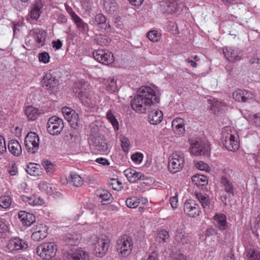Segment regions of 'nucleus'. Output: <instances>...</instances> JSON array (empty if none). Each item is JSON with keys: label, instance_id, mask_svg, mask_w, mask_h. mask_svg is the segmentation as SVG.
Returning <instances> with one entry per match:
<instances>
[{"label": "nucleus", "instance_id": "1", "mask_svg": "<svg viewBox=\"0 0 260 260\" xmlns=\"http://www.w3.org/2000/svg\"><path fill=\"white\" fill-rule=\"evenodd\" d=\"M159 102V98L155 91L148 86H142L137 95L131 100V106L134 110L140 113H145L150 107Z\"/></svg>", "mask_w": 260, "mask_h": 260}, {"label": "nucleus", "instance_id": "2", "mask_svg": "<svg viewBox=\"0 0 260 260\" xmlns=\"http://www.w3.org/2000/svg\"><path fill=\"white\" fill-rule=\"evenodd\" d=\"M73 92L86 106L90 107L93 105L90 94V87L88 83L81 81L75 84L73 87Z\"/></svg>", "mask_w": 260, "mask_h": 260}, {"label": "nucleus", "instance_id": "3", "mask_svg": "<svg viewBox=\"0 0 260 260\" xmlns=\"http://www.w3.org/2000/svg\"><path fill=\"white\" fill-rule=\"evenodd\" d=\"M221 141L223 145L229 151H236L239 147L238 136L229 127H225L222 131Z\"/></svg>", "mask_w": 260, "mask_h": 260}, {"label": "nucleus", "instance_id": "4", "mask_svg": "<svg viewBox=\"0 0 260 260\" xmlns=\"http://www.w3.org/2000/svg\"><path fill=\"white\" fill-rule=\"evenodd\" d=\"M133 238L124 235L119 237L116 243V249L119 254L124 257L131 254L133 248Z\"/></svg>", "mask_w": 260, "mask_h": 260}, {"label": "nucleus", "instance_id": "5", "mask_svg": "<svg viewBox=\"0 0 260 260\" xmlns=\"http://www.w3.org/2000/svg\"><path fill=\"white\" fill-rule=\"evenodd\" d=\"M190 152L195 156L209 155V147L201 138H189Z\"/></svg>", "mask_w": 260, "mask_h": 260}, {"label": "nucleus", "instance_id": "6", "mask_svg": "<svg viewBox=\"0 0 260 260\" xmlns=\"http://www.w3.org/2000/svg\"><path fill=\"white\" fill-rule=\"evenodd\" d=\"M184 166V155L181 151H175L169 158L168 169L172 173L180 171Z\"/></svg>", "mask_w": 260, "mask_h": 260}, {"label": "nucleus", "instance_id": "7", "mask_svg": "<svg viewBox=\"0 0 260 260\" xmlns=\"http://www.w3.org/2000/svg\"><path fill=\"white\" fill-rule=\"evenodd\" d=\"M57 250L54 243H44L38 246L36 252L38 255L44 259H50L54 257Z\"/></svg>", "mask_w": 260, "mask_h": 260}, {"label": "nucleus", "instance_id": "8", "mask_svg": "<svg viewBox=\"0 0 260 260\" xmlns=\"http://www.w3.org/2000/svg\"><path fill=\"white\" fill-rule=\"evenodd\" d=\"M25 146L29 153H36L39 148V138L35 133H28L24 140Z\"/></svg>", "mask_w": 260, "mask_h": 260}, {"label": "nucleus", "instance_id": "9", "mask_svg": "<svg viewBox=\"0 0 260 260\" xmlns=\"http://www.w3.org/2000/svg\"><path fill=\"white\" fill-rule=\"evenodd\" d=\"M63 126L62 120L54 116L48 119L47 131L52 135H57L61 133Z\"/></svg>", "mask_w": 260, "mask_h": 260}, {"label": "nucleus", "instance_id": "10", "mask_svg": "<svg viewBox=\"0 0 260 260\" xmlns=\"http://www.w3.org/2000/svg\"><path fill=\"white\" fill-rule=\"evenodd\" d=\"M64 260H89L88 252L82 249H73L64 252Z\"/></svg>", "mask_w": 260, "mask_h": 260}, {"label": "nucleus", "instance_id": "11", "mask_svg": "<svg viewBox=\"0 0 260 260\" xmlns=\"http://www.w3.org/2000/svg\"><path fill=\"white\" fill-rule=\"evenodd\" d=\"M110 241L106 238H97L94 244V253L96 257H103L107 253L109 247Z\"/></svg>", "mask_w": 260, "mask_h": 260}, {"label": "nucleus", "instance_id": "12", "mask_svg": "<svg viewBox=\"0 0 260 260\" xmlns=\"http://www.w3.org/2000/svg\"><path fill=\"white\" fill-rule=\"evenodd\" d=\"M92 55L96 60L103 64L109 65L114 61L113 54L108 51L98 49L95 50Z\"/></svg>", "mask_w": 260, "mask_h": 260}, {"label": "nucleus", "instance_id": "13", "mask_svg": "<svg viewBox=\"0 0 260 260\" xmlns=\"http://www.w3.org/2000/svg\"><path fill=\"white\" fill-rule=\"evenodd\" d=\"M28 247L27 242L19 238L15 237L11 238L7 242L6 250L8 252H13L19 250L25 249Z\"/></svg>", "mask_w": 260, "mask_h": 260}, {"label": "nucleus", "instance_id": "14", "mask_svg": "<svg viewBox=\"0 0 260 260\" xmlns=\"http://www.w3.org/2000/svg\"><path fill=\"white\" fill-rule=\"evenodd\" d=\"M91 141L94 150L105 154H107L110 152V148L106 140L103 139V136H94Z\"/></svg>", "mask_w": 260, "mask_h": 260}, {"label": "nucleus", "instance_id": "15", "mask_svg": "<svg viewBox=\"0 0 260 260\" xmlns=\"http://www.w3.org/2000/svg\"><path fill=\"white\" fill-rule=\"evenodd\" d=\"M233 98L238 102L251 103L255 99V94L247 90L237 89L233 93Z\"/></svg>", "mask_w": 260, "mask_h": 260}, {"label": "nucleus", "instance_id": "16", "mask_svg": "<svg viewBox=\"0 0 260 260\" xmlns=\"http://www.w3.org/2000/svg\"><path fill=\"white\" fill-rule=\"evenodd\" d=\"M184 211L187 216L193 218L199 216L201 212L199 205L193 200L186 201L184 205Z\"/></svg>", "mask_w": 260, "mask_h": 260}, {"label": "nucleus", "instance_id": "17", "mask_svg": "<svg viewBox=\"0 0 260 260\" xmlns=\"http://www.w3.org/2000/svg\"><path fill=\"white\" fill-rule=\"evenodd\" d=\"M223 53L227 59L232 61H239L244 57L243 51L236 47L224 48Z\"/></svg>", "mask_w": 260, "mask_h": 260}, {"label": "nucleus", "instance_id": "18", "mask_svg": "<svg viewBox=\"0 0 260 260\" xmlns=\"http://www.w3.org/2000/svg\"><path fill=\"white\" fill-rule=\"evenodd\" d=\"M29 36L33 38L38 47L45 45L47 33L44 30L39 28H34L29 31Z\"/></svg>", "mask_w": 260, "mask_h": 260}, {"label": "nucleus", "instance_id": "19", "mask_svg": "<svg viewBox=\"0 0 260 260\" xmlns=\"http://www.w3.org/2000/svg\"><path fill=\"white\" fill-rule=\"evenodd\" d=\"M42 84L43 87L46 89L52 91L58 85V80L52 75L50 71L44 76Z\"/></svg>", "mask_w": 260, "mask_h": 260}, {"label": "nucleus", "instance_id": "20", "mask_svg": "<svg viewBox=\"0 0 260 260\" xmlns=\"http://www.w3.org/2000/svg\"><path fill=\"white\" fill-rule=\"evenodd\" d=\"M174 240L176 242L182 245L188 244L190 242V237L188 234L183 230L181 225L177 228L174 236Z\"/></svg>", "mask_w": 260, "mask_h": 260}, {"label": "nucleus", "instance_id": "21", "mask_svg": "<svg viewBox=\"0 0 260 260\" xmlns=\"http://www.w3.org/2000/svg\"><path fill=\"white\" fill-rule=\"evenodd\" d=\"M215 225L220 231H224L228 228L226 216L221 213H216L213 217Z\"/></svg>", "mask_w": 260, "mask_h": 260}, {"label": "nucleus", "instance_id": "22", "mask_svg": "<svg viewBox=\"0 0 260 260\" xmlns=\"http://www.w3.org/2000/svg\"><path fill=\"white\" fill-rule=\"evenodd\" d=\"M124 173L128 180L131 183H135L138 180L145 179V175L143 174L138 172L135 170L128 169L124 171Z\"/></svg>", "mask_w": 260, "mask_h": 260}, {"label": "nucleus", "instance_id": "23", "mask_svg": "<svg viewBox=\"0 0 260 260\" xmlns=\"http://www.w3.org/2000/svg\"><path fill=\"white\" fill-rule=\"evenodd\" d=\"M44 6L43 0H36L31 8L30 15L31 18L37 20L42 13V9Z\"/></svg>", "mask_w": 260, "mask_h": 260}, {"label": "nucleus", "instance_id": "24", "mask_svg": "<svg viewBox=\"0 0 260 260\" xmlns=\"http://www.w3.org/2000/svg\"><path fill=\"white\" fill-rule=\"evenodd\" d=\"M18 217L26 226L30 225L36 220L35 216L32 213L27 212L25 211H19Z\"/></svg>", "mask_w": 260, "mask_h": 260}, {"label": "nucleus", "instance_id": "25", "mask_svg": "<svg viewBox=\"0 0 260 260\" xmlns=\"http://www.w3.org/2000/svg\"><path fill=\"white\" fill-rule=\"evenodd\" d=\"M163 117V114L160 110H153L150 111L148 116L149 122L151 124L156 125L159 123Z\"/></svg>", "mask_w": 260, "mask_h": 260}, {"label": "nucleus", "instance_id": "26", "mask_svg": "<svg viewBox=\"0 0 260 260\" xmlns=\"http://www.w3.org/2000/svg\"><path fill=\"white\" fill-rule=\"evenodd\" d=\"M220 181L222 187L225 191L229 194V196H234V191H235L236 188L233 183L227 177L224 176L221 177Z\"/></svg>", "mask_w": 260, "mask_h": 260}, {"label": "nucleus", "instance_id": "27", "mask_svg": "<svg viewBox=\"0 0 260 260\" xmlns=\"http://www.w3.org/2000/svg\"><path fill=\"white\" fill-rule=\"evenodd\" d=\"M92 22L93 25H98L101 29L106 30L108 27H110L109 24L106 22V17L102 14L96 15Z\"/></svg>", "mask_w": 260, "mask_h": 260}, {"label": "nucleus", "instance_id": "28", "mask_svg": "<svg viewBox=\"0 0 260 260\" xmlns=\"http://www.w3.org/2000/svg\"><path fill=\"white\" fill-rule=\"evenodd\" d=\"M8 149L14 155L20 156L22 153V148L19 142L16 140H11L8 144Z\"/></svg>", "mask_w": 260, "mask_h": 260}, {"label": "nucleus", "instance_id": "29", "mask_svg": "<svg viewBox=\"0 0 260 260\" xmlns=\"http://www.w3.org/2000/svg\"><path fill=\"white\" fill-rule=\"evenodd\" d=\"M96 196L101 200V203L103 205H107L113 202L114 199L109 191L106 190H101L97 191Z\"/></svg>", "mask_w": 260, "mask_h": 260}, {"label": "nucleus", "instance_id": "30", "mask_svg": "<svg viewBox=\"0 0 260 260\" xmlns=\"http://www.w3.org/2000/svg\"><path fill=\"white\" fill-rule=\"evenodd\" d=\"M62 112L66 119L71 122L77 124L79 117L78 114L75 113L74 110L69 107H64L62 109Z\"/></svg>", "mask_w": 260, "mask_h": 260}, {"label": "nucleus", "instance_id": "31", "mask_svg": "<svg viewBox=\"0 0 260 260\" xmlns=\"http://www.w3.org/2000/svg\"><path fill=\"white\" fill-rule=\"evenodd\" d=\"M81 237L78 234H67L65 235L63 240L66 245L70 246H76L80 242Z\"/></svg>", "mask_w": 260, "mask_h": 260}, {"label": "nucleus", "instance_id": "32", "mask_svg": "<svg viewBox=\"0 0 260 260\" xmlns=\"http://www.w3.org/2000/svg\"><path fill=\"white\" fill-rule=\"evenodd\" d=\"M47 235L46 226L42 225L39 230L32 233L31 236L32 240L35 241H39L44 239Z\"/></svg>", "mask_w": 260, "mask_h": 260}, {"label": "nucleus", "instance_id": "33", "mask_svg": "<svg viewBox=\"0 0 260 260\" xmlns=\"http://www.w3.org/2000/svg\"><path fill=\"white\" fill-rule=\"evenodd\" d=\"M172 126L174 131L178 134H182L185 131L183 119L181 118L174 119L172 121Z\"/></svg>", "mask_w": 260, "mask_h": 260}, {"label": "nucleus", "instance_id": "34", "mask_svg": "<svg viewBox=\"0 0 260 260\" xmlns=\"http://www.w3.org/2000/svg\"><path fill=\"white\" fill-rule=\"evenodd\" d=\"M194 195L196 198L200 202L204 209H208L209 208L210 203L209 202L208 196H206V194L201 192H196Z\"/></svg>", "mask_w": 260, "mask_h": 260}, {"label": "nucleus", "instance_id": "35", "mask_svg": "<svg viewBox=\"0 0 260 260\" xmlns=\"http://www.w3.org/2000/svg\"><path fill=\"white\" fill-rule=\"evenodd\" d=\"M72 20L76 24L77 28L79 31L84 33L88 30V24L84 22L78 15L74 18Z\"/></svg>", "mask_w": 260, "mask_h": 260}, {"label": "nucleus", "instance_id": "36", "mask_svg": "<svg viewBox=\"0 0 260 260\" xmlns=\"http://www.w3.org/2000/svg\"><path fill=\"white\" fill-rule=\"evenodd\" d=\"M25 114L28 120L33 121L37 119L40 113L38 109L32 106H28L25 110Z\"/></svg>", "mask_w": 260, "mask_h": 260}, {"label": "nucleus", "instance_id": "37", "mask_svg": "<svg viewBox=\"0 0 260 260\" xmlns=\"http://www.w3.org/2000/svg\"><path fill=\"white\" fill-rule=\"evenodd\" d=\"M70 182L74 186L79 187L83 184L82 178L76 173H72L70 175Z\"/></svg>", "mask_w": 260, "mask_h": 260}, {"label": "nucleus", "instance_id": "38", "mask_svg": "<svg viewBox=\"0 0 260 260\" xmlns=\"http://www.w3.org/2000/svg\"><path fill=\"white\" fill-rule=\"evenodd\" d=\"M10 230L7 224L0 219V238H5L8 236Z\"/></svg>", "mask_w": 260, "mask_h": 260}, {"label": "nucleus", "instance_id": "39", "mask_svg": "<svg viewBox=\"0 0 260 260\" xmlns=\"http://www.w3.org/2000/svg\"><path fill=\"white\" fill-rule=\"evenodd\" d=\"M140 203V199L136 197H132L127 198L125 201L126 206L128 208H135L138 207Z\"/></svg>", "mask_w": 260, "mask_h": 260}, {"label": "nucleus", "instance_id": "40", "mask_svg": "<svg viewBox=\"0 0 260 260\" xmlns=\"http://www.w3.org/2000/svg\"><path fill=\"white\" fill-rule=\"evenodd\" d=\"M107 118L108 121L112 124L115 130H118L119 123L115 118V116L112 113L111 110H109L107 113Z\"/></svg>", "mask_w": 260, "mask_h": 260}, {"label": "nucleus", "instance_id": "41", "mask_svg": "<svg viewBox=\"0 0 260 260\" xmlns=\"http://www.w3.org/2000/svg\"><path fill=\"white\" fill-rule=\"evenodd\" d=\"M40 165L35 163H30L26 170L27 173L30 175L35 176L38 174Z\"/></svg>", "mask_w": 260, "mask_h": 260}, {"label": "nucleus", "instance_id": "42", "mask_svg": "<svg viewBox=\"0 0 260 260\" xmlns=\"http://www.w3.org/2000/svg\"><path fill=\"white\" fill-rule=\"evenodd\" d=\"M169 235L167 231L166 230H160L157 234L156 239L159 243H165L169 239Z\"/></svg>", "mask_w": 260, "mask_h": 260}, {"label": "nucleus", "instance_id": "43", "mask_svg": "<svg viewBox=\"0 0 260 260\" xmlns=\"http://www.w3.org/2000/svg\"><path fill=\"white\" fill-rule=\"evenodd\" d=\"M11 198L8 196H2L0 198V206L5 209L9 208L11 205Z\"/></svg>", "mask_w": 260, "mask_h": 260}, {"label": "nucleus", "instance_id": "44", "mask_svg": "<svg viewBox=\"0 0 260 260\" xmlns=\"http://www.w3.org/2000/svg\"><path fill=\"white\" fill-rule=\"evenodd\" d=\"M147 38L153 42H158L160 39V34L156 30H150L147 34Z\"/></svg>", "mask_w": 260, "mask_h": 260}, {"label": "nucleus", "instance_id": "45", "mask_svg": "<svg viewBox=\"0 0 260 260\" xmlns=\"http://www.w3.org/2000/svg\"><path fill=\"white\" fill-rule=\"evenodd\" d=\"M96 41L98 44L101 46H107L111 42L108 37L102 35L97 36Z\"/></svg>", "mask_w": 260, "mask_h": 260}, {"label": "nucleus", "instance_id": "46", "mask_svg": "<svg viewBox=\"0 0 260 260\" xmlns=\"http://www.w3.org/2000/svg\"><path fill=\"white\" fill-rule=\"evenodd\" d=\"M104 6L106 11L109 13H114L117 9V4L115 1L111 2H106L104 4Z\"/></svg>", "mask_w": 260, "mask_h": 260}, {"label": "nucleus", "instance_id": "47", "mask_svg": "<svg viewBox=\"0 0 260 260\" xmlns=\"http://www.w3.org/2000/svg\"><path fill=\"white\" fill-rule=\"evenodd\" d=\"M248 120L256 126L260 127V113L250 114L249 115Z\"/></svg>", "mask_w": 260, "mask_h": 260}, {"label": "nucleus", "instance_id": "48", "mask_svg": "<svg viewBox=\"0 0 260 260\" xmlns=\"http://www.w3.org/2000/svg\"><path fill=\"white\" fill-rule=\"evenodd\" d=\"M121 146L123 151L126 152L129 149L130 142L129 139L125 136L120 137Z\"/></svg>", "mask_w": 260, "mask_h": 260}, {"label": "nucleus", "instance_id": "49", "mask_svg": "<svg viewBox=\"0 0 260 260\" xmlns=\"http://www.w3.org/2000/svg\"><path fill=\"white\" fill-rule=\"evenodd\" d=\"M247 255L248 260H260V252L256 250H249Z\"/></svg>", "mask_w": 260, "mask_h": 260}, {"label": "nucleus", "instance_id": "50", "mask_svg": "<svg viewBox=\"0 0 260 260\" xmlns=\"http://www.w3.org/2000/svg\"><path fill=\"white\" fill-rule=\"evenodd\" d=\"M161 8V11L164 13H167L169 14H172L173 11L170 7L171 6V3L167 2H162L160 4Z\"/></svg>", "mask_w": 260, "mask_h": 260}, {"label": "nucleus", "instance_id": "51", "mask_svg": "<svg viewBox=\"0 0 260 260\" xmlns=\"http://www.w3.org/2000/svg\"><path fill=\"white\" fill-rule=\"evenodd\" d=\"M107 89L111 92H114L117 90V85L116 81L114 79H111L107 82Z\"/></svg>", "mask_w": 260, "mask_h": 260}, {"label": "nucleus", "instance_id": "52", "mask_svg": "<svg viewBox=\"0 0 260 260\" xmlns=\"http://www.w3.org/2000/svg\"><path fill=\"white\" fill-rule=\"evenodd\" d=\"M192 182H194L195 183H200L201 182H202V185H204V184L207 183V180L206 179V177L205 176L203 175H195L193 176L192 177Z\"/></svg>", "mask_w": 260, "mask_h": 260}, {"label": "nucleus", "instance_id": "53", "mask_svg": "<svg viewBox=\"0 0 260 260\" xmlns=\"http://www.w3.org/2000/svg\"><path fill=\"white\" fill-rule=\"evenodd\" d=\"M39 60L40 62L47 63L49 62L50 56L48 52H43L40 53L38 55Z\"/></svg>", "mask_w": 260, "mask_h": 260}, {"label": "nucleus", "instance_id": "54", "mask_svg": "<svg viewBox=\"0 0 260 260\" xmlns=\"http://www.w3.org/2000/svg\"><path fill=\"white\" fill-rule=\"evenodd\" d=\"M42 165L45 168L47 173L51 174L53 172L54 165L50 161L44 160L42 162Z\"/></svg>", "mask_w": 260, "mask_h": 260}, {"label": "nucleus", "instance_id": "55", "mask_svg": "<svg viewBox=\"0 0 260 260\" xmlns=\"http://www.w3.org/2000/svg\"><path fill=\"white\" fill-rule=\"evenodd\" d=\"M109 184L113 189L116 190H120L122 187V183L116 179H111Z\"/></svg>", "mask_w": 260, "mask_h": 260}, {"label": "nucleus", "instance_id": "56", "mask_svg": "<svg viewBox=\"0 0 260 260\" xmlns=\"http://www.w3.org/2000/svg\"><path fill=\"white\" fill-rule=\"evenodd\" d=\"M143 157L142 153L136 152L132 155L131 159L134 162L139 164L142 161Z\"/></svg>", "mask_w": 260, "mask_h": 260}, {"label": "nucleus", "instance_id": "57", "mask_svg": "<svg viewBox=\"0 0 260 260\" xmlns=\"http://www.w3.org/2000/svg\"><path fill=\"white\" fill-rule=\"evenodd\" d=\"M170 7L173 11L172 14H179L182 11V9L177 3H171V6Z\"/></svg>", "mask_w": 260, "mask_h": 260}, {"label": "nucleus", "instance_id": "58", "mask_svg": "<svg viewBox=\"0 0 260 260\" xmlns=\"http://www.w3.org/2000/svg\"><path fill=\"white\" fill-rule=\"evenodd\" d=\"M21 199L22 201L27 203L28 204L30 205H32L33 204H34V195H32L30 197L26 196L25 195H22L20 196Z\"/></svg>", "mask_w": 260, "mask_h": 260}, {"label": "nucleus", "instance_id": "59", "mask_svg": "<svg viewBox=\"0 0 260 260\" xmlns=\"http://www.w3.org/2000/svg\"><path fill=\"white\" fill-rule=\"evenodd\" d=\"M170 203L173 209H175L178 206V193L176 192L174 197L170 199Z\"/></svg>", "mask_w": 260, "mask_h": 260}, {"label": "nucleus", "instance_id": "60", "mask_svg": "<svg viewBox=\"0 0 260 260\" xmlns=\"http://www.w3.org/2000/svg\"><path fill=\"white\" fill-rule=\"evenodd\" d=\"M7 148L5 138L0 135V153H3L6 151Z\"/></svg>", "mask_w": 260, "mask_h": 260}, {"label": "nucleus", "instance_id": "61", "mask_svg": "<svg viewBox=\"0 0 260 260\" xmlns=\"http://www.w3.org/2000/svg\"><path fill=\"white\" fill-rule=\"evenodd\" d=\"M84 208L88 210L90 214H93L95 212V206L93 204L87 203L84 205Z\"/></svg>", "mask_w": 260, "mask_h": 260}, {"label": "nucleus", "instance_id": "62", "mask_svg": "<svg viewBox=\"0 0 260 260\" xmlns=\"http://www.w3.org/2000/svg\"><path fill=\"white\" fill-rule=\"evenodd\" d=\"M197 168L202 171H207L208 169V165L203 161H199L196 164Z\"/></svg>", "mask_w": 260, "mask_h": 260}, {"label": "nucleus", "instance_id": "63", "mask_svg": "<svg viewBox=\"0 0 260 260\" xmlns=\"http://www.w3.org/2000/svg\"><path fill=\"white\" fill-rule=\"evenodd\" d=\"M33 206L42 205L44 203V200L40 197L34 195Z\"/></svg>", "mask_w": 260, "mask_h": 260}, {"label": "nucleus", "instance_id": "64", "mask_svg": "<svg viewBox=\"0 0 260 260\" xmlns=\"http://www.w3.org/2000/svg\"><path fill=\"white\" fill-rule=\"evenodd\" d=\"M67 17L62 14L57 15V21L58 23H65L67 21Z\"/></svg>", "mask_w": 260, "mask_h": 260}]
</instances>
